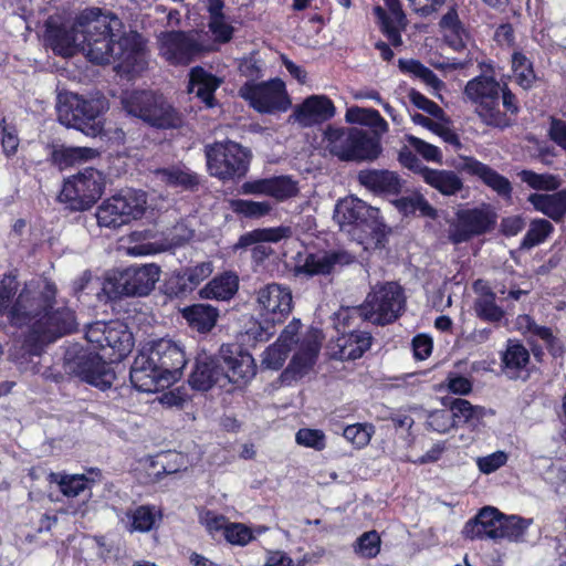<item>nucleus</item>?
Wrapping results in <instances>:
<instances>
[{
	"label": "nucleus",
	"instance_id": "61",
	"mask_svg": "<svg viewBox=\"0 0 566 566\" xmlns=\"http://www.w3.org/2000/svg\"><path fill=\"white\" fill-rule=\"evenodd\" d=\"M208 28L213 36V41L220 44L230 42L234 33V28L227 17L209 19Z\"/></svg>",
	"mask_w": 566,
	"mask_h": 566
},
{
	"label": "nucleus",
	"instance_id": "8",
	"mask_svg": "<svg viewBox=\"0 0 566 566\" xmlns=\"http://www.w3.org/2000/svg\"><path fill=\"white\" fill-rule=\"evenodd\" d=\"M104 188L103 174L94 168H85L65 179L59 198L71 210L85 211L102 197Z\"/></svg>",
	"mask_w": 566,
	"mask_h": 566
},
{
	"label": "nucleus",
	"instance_id": "57",
	"mask_svg": "<svg viewBox=\"0 0 566 566\" xmlns=\"http://www.w3.org/2000/svg\"><path fill=\"white\" fill-rule=\"evenodd\" d=\"M374 434V427L367 423H354L344 429V438L355 448L361 449L366 447Z\"/></svg>",
	"mask_w": 566,
	"mask_h": 566
},
{
	"label": "nucleus",
	"instance_id": "49",
	"mask_svg": "<svg viewBox=\"0 0 566 566\" xmlns=\"http://www.w3.org/2000/svg\"><path fill=\"white\" fill-rule=\"evenodd\" d=\"M229 206L234 213L245 218H261L269 214L272 210V206L268 201L232 199Z\"/></svg>",
	"mask_w": 566,
	"mask_h": 566
},
{
	"label": "nucleus",
	"instance_id": "9",
	"mask_svg": "<svg viewBox=\"0 0 566 566\" xmlns=\"http://www.w3.org/2000/svg\"><path fill=\"white\" fill-rule=\"evenodd\" d=\"M365 318L376 325H386L398 318L403 310L402 289L396 283L376 285L368 293L365 302Z\"/></svg>",
	"mask_w": 566,
	"mask_h": 566
},
{
	"label": "nucleus",
	"instance_id": "46",
	"mask_svg": "<svg viewBox=\"0 0 566 566\" xmlns=\"http://www.w3.org/2000/svg\"><path fill=\"white\" fill-rule=\"evenodd\" d=\"M553 224L545 219H534L531 221L527 232L525 233L520 248L530 250L543 243L553 232Z\"/></svg>",
	"mask_w": 566,
	"mask_h": 566
},
{
	"label": "nucleus",
	"instance_id": "32",
	"mask_svg": "<svg viewBox=\"0 0 566 566\" xmlns=\"http://www.w3.org/2000/svg\"><path fill=\"white\" fill-rule=\"evenodd\" d=\"M527 201L536 211L557 221L566 214V190L553 193H532Z\"/></svg>",
	"mask_w": 566,
	"mask_h": 566
},
{
	"label": "nucleus",
	"instance_id": "54",
	"mask_svg": "<svg viewBox=\"0 0 566 566\" xmlns=\"http://www.w3.org/2000/svg\"><path fill=\"white\" fill-rule=\"evenodd\" d=\"M521 180L533 189L555 191L560 186L558 177L551 174H536L532 170H522Z\"/></svg>",
	"mask_w": 566,
	"mask_h": 566
},
{
	"label": "nucleus",
	"instance_id": "27",
	"mask_svg": "<svg viewBox=\"0 0 566 566\" xmlns=\"http://www.w3.org/2000/svg\"><path fill=\"white\" fill-rule=\"evenodd\" d=\"M358 180L369 190L382 195H398L402 188L400 177L389 170H363Z\"/></svg>",
	"mask_w": 566,
	"mask_h": 566
},
{
	"label": "nucleus",
	"instance_id": "14",
	"mask_svg": "<svg viewBox=\"0 0 566 566\" xmlns=\"http://www.w3.org/2000/svg\"><path fill=\"white\" fill-rule=\"evenodd\" d=\"M492 216L482 209L459 210L455 219L449 223L448 239L453 244L468 242L473 237L484 234L492 229Z\"/></svg>",
	"mask_w": 566,
	"mask_h": 566
},
{
	"label": "nucleus",
	"instance_id": "10",
	"mask_svg": "<svg viewBox=\"0 0 566 566\" xmlns=\"http://www.w3.org/2000/svg\"><path fill=\"white\" fill-rule=\"evenodd\" d=\"M239 95L259 113L285 112L291 105L285 85L277 78L260 84L248 81L239 88Z\"/></svg>",
	"mask_w": 566,
	"mask_h": 566
},
{
	"label": "nucleus",
	"instance_id": "51",
	"mask_svg": "<svg viewBox=\"0 0 566 566\" xmlns=\"http://www.w3.org/2000/svg\"><path fill=\"white\" fill-rule=\"evenodd\" d=\"M512 70L516 82L524 88H530L536 76L533 64L522 52L512 54Z\"/></svg>",
	"mask_w": 566,
	"mask_h": 566
},
{
	"label": "nucleus",
	"instance_id": "59",
	"mask_svg": "<svg viewBox=\"0 0 566 566\" xmlns=\"http://www.w3.org/2000/svg\"><path fill=\"white\" fill-rule=\"evenodd\" d=\"M296 443L317 451L325 449L326 437L322 430L302 428L295 434Z\"/></svg>",
	"mask_w": 566,
	"mask_h": 566
},
{
	"label": "nucleus",
	"instance_id": "40",
	"mask_svg": "<svg viewBox=\"0 0 566 566\" xmlns=\"http://www.w3.org/2000/svg\"><path fill=\"white\" fill-rule=\"evenodd\" d=\"M354 128H340L328 126L324 132L326 149L342 160H347Z\"/></svg>",
	"mask_w": 566,
	"mask_h": 566
},
{
	"label": "nucleus",
	"instance_id": "13",
	"mask_svg": "<svg viewBox=\"0 0 566 566\" xmlns=\"http://www.w3.org/2000/svg\"><path fill=\"white\" fill-rule=\"evenodd\" d=\"M220 357L223 361L222 384L223 389L231 391L227 385H235L238 387L247 385L255 376V364L252 355L241 350L239 347L222 345L220 348Z\"/></svg>",
	"mask_w": 566,
	"mask_h": 566
},
{
	"label": "nucleus",
	"instance_id": "35",
	"mask_svg": "<svg viewBox=\"0 0 566 566\" xmlns=\"http://www.w3.org/2000/svg\"><path fill=\"white\" fill-rule=\"evenodd\" d=\"M97 150L90 147L55 146L51 150V161L60 169H65L76 164H82L95 158Z\"/></svg>",
	"mask_w": 566,
	"mask_h": 566
},
{
	"label": "nucleus",
	"instance_id": "1",
	"mask_svg": "<svg viewBox=\"0 0 566 566\" xmlns=\"http://www.w3.org/2000/svg\"><path fill=\"white\" fill-rule=\"evenodd\" d=\"M45 40L59 55L72 56L82 51L95 64L116 63L118 72L134 75L145 70L147 56L137 32H126L120 19L99 9L83 11L74 22L46 21Z\"/></svg>",
	"mask_w": 566,
	"mask_h": 566
},
{
	"label": "nucleus",
	"instance_id": "17",
	"mask_svg": "<svg viewBox=\"0 0 566 566\" xmlns=\"http://www.w3.org/2000/svg\"><path fill=\"white\" fill-rule=\"evenodd\" d=\"M256 304L265 321L281 323L292 311V292L279 283L266 284L258 290Z\"/></svg>",
	"mask_w": 566,
	"mask_h": 566
},
{
	"label": "nucleus",
	"instance_id": "58",
	"mask_svg": "<svg viewBox=\"0 0 566 566\" xmlns=\"http://www.w3.org/2000/svg\"><path fill=\"white\" fill-rule=\"evenodd\" d=\"M231 545L245 546L254 539L253 531L242 523H229L223 534Z\"/></svg>",
	"mask_w": 566,
	"mask_h": 566
},
{
	"label": "nucleus",
	"instance_id": "41",
	"mask_svg": "<svg viewBox=\"0 0 566 566\" xmlns=\"http://www.w3.org/2000/svg\"><path fill=\"white\" fill-rule=\"evenodd\" d=\"M182 316L199 332H209L217 322L218 310L209 304H193L182 310Z\"/></svg>",
	"mask_w": 566,
	"mask_h": 566
},
{
	"label": "nucleus",
	"instance_id": "11",
	"mask_svg": "<svg viewBox=\"0 0 566 566\" xmlns=\"http://www.w3.org/2000/svg\"><path fill=\"white\" fill-rule=\"evenodd\" d=\"M140 350L147 358H151V364L163 374L166 384L172 385L180 379L187 360L184 349L178 344L161 338L146 344Z\"/></svg>",
	"mask_w": 566,
	"mask_h": 566
},
{
	"label": "nucleus",
	"instance_id": "43",
	"mask_svg": "<svg viewBox=\"0 0 566 566\" xmlns=\"http://www.w3.org/2000/svg\"><path fill=\"white\" fill-rule=\"evenodd\" d=\"M120 200V208L126 214V223H129L133 220L140 219L147 207V196L146 192L140 190L127 189L118 192Z\"/></svg>",
	"mask_w": 566,
	"mask_h": 566
},
{
	"label": "nucleus",
	"instance_id": "2",
	"mask_svg": "<svg viewBox=\"0 0 566 566\" xmlns=\"http://www.w3.org/2000/svg\"><path fill=\"white\" fill-rule=\"evenodd\" d=\"M18 282L4 275L0 282V318L6 317L11 326L28 327L23 349L39 356L44 347L76 328L74 312L63 307L51 312L56 296V286L46 279L25 283L15 300Z\"/></svg>",
	"mask_w": 566,
	"mask_h": 566
},
{
	"label": "nucleus",
	"instance_id": "5",
	"mask_svg": "<svg viewBox=\"0 0 566 566\" xmlns=\"http://www.w3.org/2000/svg\"><path fill=\"white\" fill-rule=\"evenodd\" d=\"M122 105L127 114L159 128L176 127L180 123L171 105L161 95L153 92L126 93L122 97Z\"/></svg>",
	"mask_w": 566,
	"mask_h": 566
},
{
	"label": "nucleus",
	"instance_id": "28",
	"mask_svg": "<svg viewBox=\"0 0 566 566\" xmlns=\"http://www.w3.org/2000/svg\"><path fill=\"white\" fill-rule=\"evenodd\" d=\"M371 335L368 332L349 331L337 337L338 358L340 360H355L370 348Z\"/></svg>",
	"mask_w": 566,
	"mask_h": 566
},
{
	"label": "nucleus",
	"instance_id": "44",
	"mask_svg": "<svg viewBox=\"0 0 566 566\" xmlns=\"http://www.w3.org/2000/svg\"><path fill=\"white\" fill-rule=\"evenodd\" d=\"M396 208L403 214H413L417 211L422 217L436 219L438 211L428 202V200L418 192H413L409 196H403L394 201Z\"/></svg>",
	"mask_w": 566,
	"mask_h": 566
},
{
	"label": "nucleus",
	"instance_id": "42",
	"mask_svg": "<svg viewBox=\"0 0 566 566\" xmlns=\"http://www.w3.org/2000/svg\"><path fill=\"white\" fill-rule=\"evenodd\" d=\"M118 193L105 199L96 210V219L99 227L119 228L126 223V214L120 208Z\"/></svg>",
	"mask_w": 566,
	"mask_h": 566
},
{
	"label": "nucleus",
	"instance_id": "52",
	"mask_svg": "<svg viewBox=\"0 0 566 566\" xmlns=\"http://www.w3.org/2000/svg\"><path fill=\"white\" fill-rule=\"evenodd\" d=\"M399 69L405 73H410L421 80L427 85L438 90L442 86V82L429 67L416 60H399Z\"/></svg>",
	"mask_w": 566,
	"mask_h": 566
},
{
	"label": "nucleus",
	"instance_id": "29",
	"mask_svg": "<svg viewBox=\"0 0 566 566\" xmlns=\"http://www.w3.org/2000/svg\"><path fill=\"white\" fill-rule=\"evenodd\" d=\"M221 80L208 73L200 66L193 67L189 74V93L202 101L207 107L214 106V91L220 86Z\"/></svg>",
	"mask_w": 566,
	"mask_h": 566
},
{
	"label": "nucleus",
	"instance_id": "6",
	"mask_svg": "<svg viewBox=\"0 0 566 566\" xmlns=\"http://www.w3.org/2000/svg\"><path fill=\"white\" fill-rule=\"evenodd\" d=\"M501 85L492 76L480 75L470 80L464 96L475 105V113L489 126L505 127L509 119L500 109Z\"/></svg>",
	"mask_w": 566,
	"mask_h": 566
},
{
	"label": "nucleus",
	"instance_id": "38",
	"mask_svg": "<svg viewBox=\"0 0 566 566\" xmlns=\"http://www.w3.org/2000/svg\"><path fill=\"white\" fill-rule=\"evenodd\" d=\"M440 28L444 40L454 50L463 49L469 41V33L461 23L454 8L449 9L441 18Z\"/></svg>",
	"mask_w": 566,
	"mask_h": 566
},
{
	"label": "nucleus",
	"instance_id": "26",
	"mask_svg": "<svg viewBox=\"0 0 566 566\" xmlns=\"http://www.w3.org/2000/svg\"><path fill=\"white\" fill-rule=\"evenodd\" d=\"M385 4L390 14H387L386 10L379 6L375 7L374 13L390 44L400 46L402 44L400 31L406 27V15L400 0H385Z\"/></svg>",
	"mask_w": 566,
	"mask_h": 566
},
{
	"label": "nucleus",
	"instance_id": "25",
	"mask_svg": "<svg viewBox=\"0 0 566 566\" xmlns=\"http://www.w3.org/2000/svg\"><path fill=\"white\" fill-rule=\"evenodd\" d=\"M455 166L459 170L480 178L499 195L504 197L511 195L512 187L510 181L478 159L473 157H460Z\"/></svg>",
	"mask_w": 566,
	"mask_h": 566
},
{
	"label": "nucleus",
	"instance_id": "20",
	"mask_svg": "<svg viewBox=\"0 0 566 566\" xmlns=\"http://www.w3.org/2000/svg\"><path fill=\"white\" fill-rule=\"evenodd\" d=\"M335 115L333 102L324 95H312L297 105L290 120L297 123L302 127H311L323 123Z\"/></svg>",
	"mask_w": 566,
	"mask_h": 566
},
{
	"label": "nucleus",
	"instance_id": "62",
	"mask_svg": "<svg viewBox=\"0 0 566 566\" xmlns=\"http://www.w3.org/2000/svg\"><path fill=\"white\" fill-rule=\"evenodd\" d=\"M426 422L428 428L438 433H446L455 426L453 416L448 409L430 411Z\"/></svg>",
	"mask_w": 566,
	"mask_h": 566
},
{
	"label": "nucleus",
	"instance_id": "18",
	"mask_svg": "<svg viewBox=\"0 0 566 566\" xmlns=\"http://www.w3.org/2000/svg\"><path fill=\"white\" fill-rule=\"evenodd\" d=\"M159 277L160 269L156 264L129 266L119 274L118 287L125 295L145 296L150 293Z\"/></svg>",
	"mask_w": 566,
	"mask_h": 566
},
{
	"label": "nucleus",
	"instance_id": "19",
	"mask_svg": "<svg viewBox=\"0 0 566 566\" xmlns=\"http://www.w3.org/2000/svg\"><path fill=\"white\" fill-rule=\"evenodd\" d=\"M213 271L211 262H201L172 274L165 289L169 296L184 297L195 291Z\"/></svg>",
	"mask_w": 566,
	"mask_h": 566
},
{
	"label": "nucleus",
	"instance_id": "33",
	"mask_svg": "<svg viewBox=\"0 0 566 566\" xmlns=\"http://www.w3.org/2000/svg\"><path fill=\"white\" fill-rule=\"evenodd\" d=\"M239 289V279L232 272H224L213 277L199 291L201 298L227 301L233 297Z\"/></svg>",
	"mask_w": 566,
	"mask_h": 566
},
{
	"label": "nucleus",
	"instance_id": "63",
	"mask_svg": "<svg viewBox=\"0 0 566 566\" xmlns=\"http://www.w3.org/2000/svg\"><path fill=\"white\" fill-rule=\"evenodd\" d=\"M406 139L408 144L426 160L433 163L442 161L441 150L437 146L429 144L413 135H407Z\"/></svg>",
	"mask_w": 566,
	"mask_h": 566
},
{
	"label": "nucleus",
	"instance_id": "37",
	"mask_svg": "<svg viewBox=\"0 0 566 566\" xmlns=\"http://www.w3.org/2000/svg\"><path fill=\"white\" fill-rule=\"evenodd\" d=\"M530 361L527 348L517 340L509 339L506 348L502 354V365L504 373L511 377H518Z\"/></svg>",
	"mask_w": 566,
	"mask_h": 566
},
{
	"label": "nucleus",
	"instance_id": "36",
	"mask_svg": "<svg viewBox=\"0 0 566 566\" xmlns=\"http://www.w3.org/2000/svg\"><path fill=\"white\" fill-rule=\"evenodd\" d=\"M159 517L160 513L155 506L140 505L134 510L127 511L124 516L120 517V522L130 533H144L150 531Z\"/></svg>",
	"mask_w": 566,
	"mask_h": 566
},
{
	"label": "nucleus",
	"instance_id": "50",
	"mask_svg": "<svg viewBox=\"0 0 566 566\" xmlns=\"http://www.w3.org/2000/svg\"><path fill=\"white\" fill-rule=\"evenodd\" d=\"M365 318L364 305L359 307H342L335 313V327L337 331L348 333L359 325Z\"/></svg>",
	"mask_w": 566,
	"mask_h": 566
},
{
	"label": "nucleus",
	"instance_id": "4",
	"mask_svg": "<svg viewBox=\"0 0 566 566\" xmlns=\"http://www.w3.org/2000/svg\"><path fill=\"white\" fill-rule=\"evenodd\" d=\"M108 108L104 96L84 98L75 93H60L56 113L59 122L81 130L86 136H97L103 130L99 116Z\"/></svg>",
	"mask_w": 566,
	"mask_h": 566
},
{
	"label": "nucleus",
	"instance_id": "16",
	"mask_svg": "<svg viewBox=\"0 0 566 566\" xmlns=\"http://www.w3.org/2000/svg\"><path fill=\"white\" fill-rule=\"evenodd\" d=\"M66 366L70 374L102 390L109 388L115 379L109 365L97 354L82 353L67 359Z\"/></svg>",
	"mask_w": 566,
	"mask_h": 566
},
{
	"label": "nucleus",
	"instance_id": "30",
	"mask_svg": "<svg viewBox=\"0 0 566 566\" xmlns=\"http://www.w3.org/2000/svg\"><path fill=\"white\" fill-rule=\"evenodd\" d=\"M154 174L157 180L166 186L180 188L182 190H196L200 184L199 175L184 165L159 168L156 169Z\"/></svg>",
	"mask_w": 566,
	"mask_h": 566
},
{
	"label": "nucleus",
	"instance_id": "3",
	"mask_svg": "<svg viewBox=\"0 0 566 566\" xmlns=\"http://www.w3.org/2000/svg\"><path fill=\"white\" fill-rule=\"evenodd\" d=\"M300 319H293L283 329L276 343L264 350L262 365L277 370L286 360L289 352L295 349L292 360L284 371V377L297 379L306 375L316 361L321 343L316 332H308L300 337Z\"/></svg>",
	"mask_w": 566,
	"mask_h": 566
},
{
	"label": "nucleus",
	"instance_id": "24",
	"mask_svg": "<svg viewBox=\"0 0 566 566\" xmlns=\"http://www.w3.org/2000/svg\"><path fill=\"white\" fill-rule=\"evenodd\" d=\"M222 368L220 360L206 354L199 355L196 359L189 384L193 389L207 391L214 385L223 389Z\"/></svg>",
	"mask_w": 566,
	"mask_h": 566
},
{
	"label": "nucleus",
	"instance_id": "48",
	"mask_svg": "<svg viewBox=\"0 0 566 566\" xmlns=\"http://www.w3.org/2000/svg\"><path fill=\"white\" fill-rule=\"evenodd\" d=\"M450 412L453 416L454 424L461 422L473 423L482 419L485 415L484 408L473 406L470 401L460 398L452 402Z\"/></svg>",
	"mask_w": 566,
	"mask_h": 566
},
{
	"label": "nucleus",
	"instance_id": "23",
	"mask_svg": "<svg viewBox=\"0 0 566 566\" xmlns=\"http://www.w3.org/2000/svg\"><path fill=\"white\" fill-rule=\"evenodd\" d=\"M129 376L132 385L143 392H156L170 386L163 379L164 376L157 370V367L151 364V358H147L142 350L134 359Z\"/></svg>",
	"mask_w": 566,
	"mask_h": 566
},
{
	"label": "nucleus",
	"instance_id": "53",
	"mask_svg": "<svg viewBox=\"0 0 566 566\" xmlns=\"http://www.w3.org/2000/svg\"><path fill=\"white\" fill-rule=\"evenodd\" d=\"M530 525L531 520H525L517 515H503L500 539L506 538L509 541L518 542L524 537Z\"/></svg>",
	"mask_w": 566,
	"mask_h": 566
},
{
	"label": "nucleus",
	"instance_id": "47",
	"mask_svg": "<svg viewBox=\"0 0 566 566\" xmlns=\"http://www.w3.org/2000/svg\"><path fill=\"white\" fill-rule=\"evenodd\" d=\"M474 312L483 321L497 323L504 316V311L496 305L495 294L486 292L481 294L474 302Z\"/></svg>",
	"mask_w": 566,
	"mask_h": 566
},
{
	"label": "nucleus",
	"instance_id": "22",
	"mask_svg": "<svg viewBox=\"0 0 566 566\" xmlns=\"http://www.w3.org/2000/svg\"><path fill=\"white\" fill-rule=\"evenodd\" d=\"M355 256L344 250L308 254L303 264L296 266V275H325L336 266L353 263Z\"/></svg>",
	"mask_w": 566,
	"mask_h": 566
},
{
	"label": "nucleus",
	"instance_id": "15",
	"mask_svg": "<svg viewBox=\"0 0 566 566\" xmlns=\"http://www.w3.org/2000/svg\"><path fill=\"white\" fill-rule=\"evenodd\" d=\"M334 220L340 229L352 226L377 229L381 226L379 209L353 196L338 200L334 209Z\"/></svg>",
	"mask_w": 566,
	"mask_h": 566
},
{
	"label": "nucleus",
	"instance_id": "21",
	"mask_svg": "<svg viewBox=\"0 0 566 566\" xmlns=\"http://www.w3.org/2000/svg\"><path fill=\"white\" fill-rule=\"evenodd\" d=\"M503 515L497 509L485 506L465 523L462 535L469 539H500Z\"/></svg>",
	"mask_w": 566,
	"mask_h": 566
},
{
	"label": "nucleus",
	"instance_id": "34",
	"mask_svg": "<svg viewBox=\"0 0 566 566\" xmlns=\"http://www.w3.org/2000/svg\"><path fill=\"white\" fill-rule=\"evenodd\" d=\"M422 179L426 184L444 196H453L463 187L462 180L452 170L422 169Z\"/></svg>",
	"mask_w": 566,
	"mask_h": 566
},
{
	"label": "nucleus",
	"instance_id": "64",
	"mask_svg": "<svg viewBox=\"0 0 566 566\" xmlns=\"http://www.w3.org/2000/svg\"><path fill=\"white\" fill-rule=\"evenodd\" d=\"M509 455L504 451H495L476 459V467L483 474H491L506 464Z\"/></svg>",
	"mask_w": 566,
	"mask_h": 566
},
{
	"label": "nucleus",
	"instance_id": "39",
	"mask_svg": "<svg viewBox=\"0 0 566 566\" xmlns=\"http://www.w3.org/2000/svg\"><path fill=\"white\" fill-rule=\"evenodd\" d=\"M380 144L366 130L354 128L353 140L348 151L347 160L375 159L380 154Z\"/></svg>",
	"mask_w": 566,
	"mask_h": 566
},
{
	"label": "nucleus",
	"instance_id": "45",
	"mask_svg": "<svg viewBox=\"0 0 566 566\" xmlns=\"http://www.w3.org/2000/svg\"><path fill=\"white\" fill-rule=\"evenodd\" d=\"M346 120L370 126L377 134H384L388 130L387 122L380 116L379 112L373 108L352 107L346 112Z\"/></svg>",
	"mask_w": 566,
	"mask_h": 566
},
{
	"label": "nucleus",
	"instance_id": "55",
	"mask_svg": "<svg viewBox=\"0 0 566 566\" xmlns=\"http://www.w3.org/2000/svg\"><path fill=\"white\" fill-rule=\"evenodd\" d=\"M380 536L376 531H368L361 534L355 542L353 548L355 554L363 558H374L380 552Z\"/></svg>",
	"mask_w": 566,
	"mask_h": 566
},
{
	"label": "nucleus",
	"instance_id": "7",
	"mask_svg": "<svg viewBox=\"0 0 566 566\" xmlns=\"http://www.w3.org/2000/svg\"><path fill=\"white\" fill-rule=\"evenodd\" d=\"M205 154L209 174L220 180L240 179L249 170L250 154L234 142L207 145Z\"/></svg>",
	"mask_w": 566,
	"mask_h": 566
},
{
	"label": "nucleus",
	"instance_id": "31",
	"mask_svg": "<svg viewBox=\"0 0 566 566\" xmlns=\"http://www.w3.org/2000/svg\"><path fill=\"white\" fill-rule=\"evenodd\" d=\"M104 345L105 350H112V353L106 354L109 359H122L134 346L133 335L123 323L109 322Z\"/></svg>",
	"mask_w": 566,
	"mask_h": 566
},
{
	"label": "nucleus",
	"instance_id": "56",
	"mask_svg": "<svg viewBox=\"0 0 566 566\" xmlns=\"http://www.w3.org/2000/svg\"><path fill=\"white\" fill-rule=\"evenodd\" d=\"M298 193L297 181L289 176H279L270 178V197L279 201H284L295 197Z\"/></svg>",
	"mask_w": 566,
	"mask_h": 566
},
{
	"label": "nucleus",
	"instance_id": "12",
	"mask_svg": "<svg viewBox=\"0 0 566 566\" xmlns=\"http://www.w3.org/2000/svg\"><path fill=\"white\" fill-rule=\"evenodd\" d=\"M199 34H187L179 31L163 33L159 36L160 54L170 64H189L201 51H210L211 45H205Z\"/></svg>",
	"mask_w": 566,
	"mask_h": 566
},
{
	"label": "nucleus",
	"instance_id": "60",
	"mask_svg": "<svg viewBox=\"0 0 566 566\" xmlns=\"http://www.w3.org/2000/svg\"><path fill=\"white\" fill-rule=\"evenodd\" d=\"M90 482L85 475H65L61 478L59 485L65 496L75 497L90 489Z\"/></svg>",
	"mask_w": 566,
	"mask_h": 566
}]
</instances>
